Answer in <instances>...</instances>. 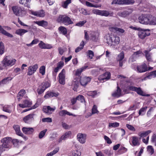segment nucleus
Returning a JSON list of instances; mask_svg holds the SVG:
<instances>
[{
    "mask_svg": "<svg viewBox=\"0 0 156 156\" xmlns=\"http://www.w3.org/2000/svg\"><path fill=\"white\" fill-rule=\"evenodd\" d=\"M106 41L109 45L112 46V37H110V36L108 37Z\"/></svg>",
    "mask_w": 156,
    "mask_h": 156,
    "instance_id": "13d9d810",
    "label": "nucleus"
},
{
    "mask_svg": "<svg viewBox=\"0 0 156 156\" xmlns=\"http://www.w3.org/2000/svg\"><path fill=\"white\" fill-rule=\"evenodd\" d=\"M45 67L44 66H41L40 68L39 72L42 75H44L45 74Z\"/></svg>",
    "mask_w": 156,
    "mask_h": 156,
    "instance_id": "4d7b16f0",
    "label": "nucleus"
},
{
    "mask_svg": "<svg viewBox=\"0 0 156 156\" xmlns=\"http://www.w3.org/2000/svg\"><path fill=\"white\" fill-rule=\"evenodd\" d=\"M58 95L59 94L58 93L48 91L45 95L44 97L45 98H48L53 97H57Z\"/></svg>",
    "mask_w": 156,
    "mask_h": 156,
    "instance_id": "6ab92c4d",
    "label": "nucleus"
},
{
    "mask_svg": "<svg viewBox=\"0 0 156 156\" xmlns=\"http://www.w3.org/2000/svg\"><path fill=\"white\" fill-rule=\"evenodd\" d=\"M31 0H20L19 1L20 4L24 5L25 6L29 7L30 3Z\"/></svg>",
    "mask_w": 156,
    "mask_h": 156,
    "instance_id": "c85d7f7f",
    "label": "nucleus"
},
{
    "mask_svg": "<svg viewBox=\"0 0 156 156\" xmlns=\"http://www.w3.org/2000/svg\"><path fill=\"white\" fill-rule=\"evenodd\" d=\"M34 114H30L23 118V121L26 123H30L34 121Z\"/></svg>",
    "mask_w": 156,
    "mask_h": 156,
    "instance_id": "ddd939ff",
    "label": "nucleus"
},
{
    "mask_svg": "<svg viewBox=\"0 0 156 156\" xmlns=\"http://www.w3.org/2000/svg\"><path fill=\"white\" fill-rule=\"evenodd\" d=\"M129 12L128 11H125L122 12L121 13L120 16L122 17H125L129 15Z\"/></svg>",
    "mask_w": 156,
    "mask_h": 156,
    "instance_id": "69168bd1",
    "label": "nucleus"
},
{
    "mask_svg": "<svg viewBox=\"0 0 156 156\" xmlns=\"http://www.w3.org/2000/svg\"><path fill=\"white\" fill-rule=\"evenodd\" d=\"M156 70L154 71L151 72L150 74L146 77L144 78V80H145V78H148L150 79L152 78H154L156 76Z\"/></svg>",
    "mask_w": 156,
    "mask_h": 156,
    "instance_id": "f704fd0d",
    "label": "nucleus"
},
{
    "mask_svg": "<svg viewBox=\"0 0 156 156\" xmlns=\"http://www.w3.org/2000/svg\"><path fill=\"white\" fill-rule=\"evenodd\" d=\"M58 29L63 34L65 35L66 34L67 32V29L64 27L60 26L58 28Z\"/></svg>",
    "mask_w": 156,
    "mask_h": 156,
    "instance_id": "e433bc0d",
    "label": "nucleus"
},
{
    "mask_svg": "<svg viewBox=\"0 0 156 156\" xmlns=\"http://www.w3.org/2000/svg\"><path fill=\"white\" fill-rule=\"evenodd\" d=\"M72 0H66L62 3V6L65 9L67 8L68 5L71 3Z\"/></svg>",
    "mask_w": 156,
    "mask_h": 156,
    "instance_id": "c9c22d12",
    "label": "nucleus"
},
{
    "mask_svg": "<svg viewBox=\"0 0 156 156\" xmlns=\"http://www.w3.org/2000/svg\"><path fill=\"white\" fill-rule=\"evenodd\" d=\"M152 17V16L149 14H142L138 18L139 22L142 24H149L150 20Z\"/></svg>",
    "mask_w": 156,
    "mask_h": 156,
    "instance_id": "f03ea898",
    "label": "nucleus"
},
{
    "mask_svg": "<svg viewBox=\"0 0 156 156\" xmlns=\"http://www.w3.org/2000/svg\"><path fill=\"white\" fill-rule=\"evenodd\" d=\"M78 140L81 144H84L86 142V135L85 134L79 133L77 135Z\"/></svg>",
    "mask_w": 156,
    "mask_h": 156,
    "instance_id": "f8f14e48",
    "label": "nucleus"
},
{
    "mask_svg": "<svg viewBox=\"0 0 156 156\" xmlns=\"http://www.w3.org/2000/svg\"><path fill=\"white\" fill-rule=\"evenodd\" d=\"M32 14L34 15L39 17H43L45 15L44 11L42 10L37 11L34 12H32Z\"/></svg>",
    "mask_w": 156,
    "mask_h": 156,
    "instance_id": "b1692460",
    "label": "nucleus"
},
{
    "mask_svg": "<svg viewBox=\"0 0 156 156\" xmlns=\"http://www.w3.org/2000/svg\"><path fill=\"white\" fill-rule=\"evenodd\" d=\"M55 107L51 108L50 106H44L43 108V111L44 112L48 114H51L53 112L55 109Z\"/></svg>",
    "mask_w": 156,
    "mask_h": 156,
    "instance_id": "9b49d317",
    "label": "nucleus"
},
{
    "mask_svg": "<svg viewBox=\"0 0 156 156\" xmlns=\"http://www.w3.org/2000/svg\"><path fill=\"white\" fill-rule=\"evenodd\" d=\"M57 21L58 23H62L65 25L73 23L70 17L66 15H59L57 20Z\"/></svg>",
    "mask_w": 156,
    "mask_h": 156,
    "instance_id": "f257e3e1",
    "label": "nucleus"
},
{
    "mask_svg": "<svg viewBox=\"0 0 156 156\" xmlns=\"http://www.w3.org/2000/svg\"><path fill=\"white\" fill-rule=\"evenodd\" d=\"M87 94L88 96L94 98L97 95V93L96 91L95 90L88 91L87 92Z\"/></svg>",
    "mask_w": 156,
    "mask_h": 156,
    "instance_id": "37998d69",
    "label": "nucleus"
},
{
    "mask_svg": "<svg viewBox=\"0 0 156 156\" xmlns=\"http://www.w3.org/2000/svg\"><path fill=\"white\" fill-rule=\"evenodd\" d=\"M149 29H144L139 32L138 36L139 37L142 39H143L146 37L148 36L150 34Z\"/></svg>",
    "mask_w": 156,
    "mask_h": 156,
    "instance_id": "6e6552de",
    "label": "nucleus"
},
{
    "mask_svg": "<svg viewBox=\"0 0 156 156\" xmlns=\"http://www.w3.org/2000/svg\"><path fill=\"white\" fill-rule=\"evenodd\" d=\"M59 150V147H57L55 148L52 151L46 154V156H52L57 153Z\"/></svg>",
    "mask_w": 156,
    "mask_h": 156,
    "instance_id": "2f4dec72",
    "label": "nucleus"
},
{
    "mask_svg": "<svg viewBox=\"0 0 156 156\" xmlns=\"http://www.w3.org/2000/svg\"><path fill=\"white\" fill-rule=\"evenodd\" d=\"M80 12L85 15H89L90 14L89 12L87 11V10L84 9L82 8L79 10Z\"/></svg>",
    "mask_w": 156,
    "mask_h": 156,
    "instance_id": "de8ad7c7",
    "label": "nucleus"
},
{
    "mask_svg": "<svg viewBox=\"0 0 156 156\" xmlns=\"http://www.w3.org/2000/svg\"><path fill=\"white\" fill-rule=\"evenodd\" d=\"M127 88L130 90L136 92L138 94L142 96H149L148 94H145L144 92L141 90V88L140 87H137L134 86H128Z\"/></svg>",
    "mask_w": 156,
    "mask_h": 156,
    "instance_id": "7ed1b4c3",
    "label": "nucleus"
},
{
    "mask_svg": "<svg viewBox=\"0 0 156 156\" xmlns=\"http://www.w3.org/2000/svg\"><path fill=\"white\" fill-rule=\"evenodd\" d=\"M149 24L154 25L156 24V17L152 16V18L150 20Z\"/></svg>",
    "mask_w": 156,
    "mask_h": 156,
    "instance_id": "c03bdc74",
    "label": "nucleus"
},
{
    "mask_svg": "<svg viewBox=\"0 0 156 156\" xmlns=\"http://www.w3.org/2000/svg\"><path fill=\"white\" fill-rule=\"evenodd\" d=\"M109 14V12L106 10H101L100 15L107 16Z\"/></svg>",
    "mask_w": 156,
    "mask_h": 156,
    "instance_id": "49530a36",
    "label": "nucleus"
},
{
    "mask_svg": "<svg viewBox=\"0 0 156 156\" xmlns=\"http://www.w3.org/2000/svg\"><path fill=\"white\" fill-rule=\"evenodd\" d=\"M88 55L90 59H92L94 56L93 52L91 50H89L88 51Z\"/></svg>",
    "mask_w": 156,
    "mask_h": 156,
    "instance_id": "0e129e2a",
    "label": "nucleus"
},
{
    "mask_svg": "<svg viewBox=\"0 0 156 156\" xmlns=\"http://www.w3.org/2000/svg\"><path fill=\"white\" fill-rule=\"evenodd\" d=\"M0 33L10 37H13L12 35L6 32L2 26L0 25Z\"/></svg>",
    "mask_w": 156,
    "mask_h": 156,
    "instance_id": "393cba45",
    "label": "nucleus"
},
{
    "mask_svg": "<svg viewBox=\"0 0 156 156\" xmlns=\"http://www.w3.org/2000/svg\"><path fill=\"white\" fill-rule=\"evenodd\" d=\"M4 45L3 43L2 42H0V54H2L4 51Z\"/></svg>",
    "mask_w": 156,
    "mask_h": 156,
    "instance_id": "a18cd8bd",
    "label": "nucleus"
},
{
    "mask_svg": "<svg viewBox=\"0 0 156 156\" xmlns=\"http://www.w3.org/2000/svg\"><path fill=\"white\" fill-rule=\"evenodd\" d=\"M151 131L150 130H147L146 132L140 133L139 135V136L140 137H145L151 133Z\"/></svg>",
    "mask_w": 156,
    "mask_h": 156,
    "instance_id": "79ce46f5",
    "label": "nucleus"
},
{
    "mask_svg": "<svg viewBox=\"0 0 156 156\" xmlns=\"http://www.w3.org/2000/svg\"><path fill=\"white\" fill-rule=\"evenodd\" d=\"M14 13L17 16H20L23 11V8L18 6H13L12 7Z\"/></svg>",
    "mask_w": 156,
    "mask_h": 156,
    "instance_id": "1a4fd4ad",
    "label": "nucleus"
},
{
    "mask_svg": "<svg viewBox=\"0 0 156 156\" xmlns=\"http://www.w3.org/2000/svg\"><path fill=\"white\" fill-rule=\"evenodd\" d=\"M36 23L40 26L45 27L47 26L48 23L46 21L42 20L40 21H37Z\"/></svg>",
    "mask_w": 156,
    "mask_h": 156,
    "instance_id": "473e14b6",
    "label": "nucleus"
},
{
    "mask_svg": "<svg viewBox=\"0 0 156 156\" xmlns=\"http://www.w3.org/2000/svg\"><path fill=\"white\" fill-rule=\"evenodd\" d=\"M13 127L15 130L17 135L24 137V135L21 133L20 126L18 125H14Z\"/></svg>",
    "mask_w": 156,
    "mask_h": 156,
    "instance_id": "a211bd4d",
    "label": "nucleus"
},
{
    "mask_svg": "<svg viewBox=\"0 0 156 156\" xmlns=\"http://www.w3.org/2000/svg\"><path fill=\"white\" fill-rule=\"evenodd\" d=\"M124 57V52L122 51L121 52L118 56L117 60L118 61H121L122 60Z\"/></svg>",
    "mask_w": 156,
    "mask_h": 156,
    "instance_id": "8fccbe9b",
    "label": "nucleus"
},
{
    "mask_svg": "<svg viewBox=\"0 0 156 156\" xmlns=\"http://www.w3.org/2000/svg\"><path fill=\"white\" fill-rule=\"evenodd\" d=\"M109 30L113 32H117L118 33L123 34L125 32V30L116 27H112L109 28Z\"/></svg>",
    "mask_w": 156,
    "mask_h": 156,
    "instance_id": "4be33fe9",
    "label": "nucleus"
},
{
    "mask_svg": "<svg viewBox=\"0 0 156 156\" xmlns=\"http://www.w3.org/2000/svg\"><path fill=\"white\" fill-rule=\"evenodd\" d=\"M40 48L43 49H50L52 48L50 44H47L44 43L42 41H41L38 44Z\"/></svg>",
    "mask_w": 156,
    "mask_h": 156,
    "instance_id": "dca6fc26",
    "label": "nucleus"
},
{
    "mask_svg": "<svg viewBox=\"0 0 156 156\" xmlns=\"http://www.w3.org/2000/svg\"><path fill=\"white\" fill-rule=\"evenodd\" d=\"M84 45V42L82 41L80 44L79 47L76 48L75 50V52L76 53L78 52L83 49Z\"/></svg>",
    "mask_w": 156,
    "mask_h": 156,
    "instance_id": "4c0bfd02",
    "label": "nucleus"
},
{
    "mask_svg": "<svg viewBox=\"0 0 156 156\" xmlns=\"http://www.w3.org/2000/svg\"><path fill=\"white\" fill-rule=\"evenodd\" d=\"M90 78L89 77H84L81 78L80 80V82L82 86H85L87 83L90 82Z\"/></svg>",
    "mask_w": 156,
    "mask_h": 156,
    "instance_id": "2eb2a0df",
    "label": "nucleus"
},
{
    "mask_svg": "<svg viewBox=\"0 0 156 156\" xmlns=\"http://www.w3.org/2000/svg\"><path fill=\"white\" fill-rule=\"evenodd\" d=\"M121 4H132L134 3V2L133 1L131 0H120Z\"/></svg>",
    "mask_w": 156,
    "mask_h": 156,
    "instance_id": "58836bf2",
    "label": "nucleus"
},
{
    "mask_svg": "<svg viewBox=\"0 0 156 156\" xmlns=\"http://www.w3.org/2000/svg\"><path fill=\"white\" fill-rule=\"evenodd\" d=\"M126 127L128 129L130 130L135 131V129L134 127L132 125H129V124H126Z\"/></svg>",
    "mask_w": 156,
    "mask_h": 156,
    "instance_id": "338daca9",
    "label": "nucleus"
},
{
    "mask_svg": "<svg viewBox=\"0 0 156 156\" xmlns=\"http://www.w3.org/2000/svg\"><path fill=\"white\" fill-rule=\"evenodd\" d=\"M38 68V65L35 64L34 65L29 67L27 72V75L30 76L35 73Z\"/></svg>",
    "mask_w": 156,
    "mask_h": 156,
    "instance_id": "0eeeda50",
    "label": "nucleus"
},
{
    "mask_svg": "<svg viewBox=\"0 0 156 156\" xmlns=\"http://www.w3.org/2000/svg\"><path fill=\"white\" fill-rule=\"evenodd\" d=\"M121 96V90L118 86L117 90L112 94V96L114 97L119 98Z\"/></svg>",
    "mask_w": 156,
    "mask_h": 156,
    "instance_id": "5701e85b",
    "label": "nucleus"
},
{
    "mask_svg": "<svg viewBox=\"0 0 156 156\" xmlns=\"http://www.w3.org/2000/svg\"><path fill=\"white\" fill-rule=\"evenodd\" d=\"M42 121L43 122H52L51 118L49 117L43 118L42 119Z\"/></svg>",
    "mask_w": 156,
    "mask_h": 156,
    "instance_id": "680f3d73",
    "label": "nucleus"
},
{
    "mask_svg": "<svg viewBox=\"0 0 156 156\" xmlns=\"http://www.w3.org/2000/svg\"><path fill=\"white\" fill-rule=\"evenodd\" d=\"M144 53H145L146 57L147 60L148 61H151V58L150 54L147 51H145Z\"/></svg>",
    "mask_w": 156,
    "mask_h": 156,
    "instance_id": "052dcab7",
    "label": "nucleus"
},
{
    "mask_svg": "<svg viewBox=\"0 0 156 156\" xmlns=\"http://www.w3.org/2000/svg\"><path fill=\"white\" fill-rule=\"evenodd\" d=\"M147 149L148 152L151 155L154 152V150L151 146H148Z\"/></svg>",
    "mask_w": 156,
    "mask_h": 156,
    "instance_id": "a19ab883",
    "label": "nucleus"
},
{
    "mask_svg": "<svg viewBox=\"0 0 156 156\" xmlns=\"http://www.w3.org/2000/svg\"><path fill=\"white\" fill-rule=\"evenodd\" d=\"M22 130L23 133L27 134H31L34 131V129L32 127H23L22 129Z\"/></svg>",
    "mask_w": 156,
    "mask_h": 156,
    "instance_id": "f3484780",
    "label": "nucleus"
},
{
    "mask_svg": "<svg viewBox=\"0 0 156 156\" xmlns=\"http://www.w3.org/2000/svg\"><path fill=\"white\" fill-rule=\"evenodd\" d=\"M71 134V132L70 131H68L66 132L64 134L62 135L63 139H66L67 138L69 137Z\"/></svg>",
    "mask_w": 156,
    "mask_h": 156,
    "instance_id": "6e6d98bb",
    "label": "nucleus"
},
{
    "mask_svg": "<svg viewBox=\"0 0 156 156\" xmlns=\"http://www.w3.org/2000/svg\"><path fill=\"white\" fill-rule=\"evenodd\" d=\"M1 142L4 147L8 148L9 147V144L11 142V138L9 137H6L2 139Z\"/></svg>",
    "mask_w": 156,
    "mask_h": 156,
    "instance_id": "9d476101",
    "label": "nucleus"
},
{
    "mask_svg": "<svg viewBox=\"0 0 156 156\" xmlns=\"http://www.w3.org/2000/svg\"><path fill=\"white\" fill-rule=\"evenodd\" d=\"M112 43L117 44L119 43L120 38L117 36H113L112 37Z\"/></svg>",
    "mask_w": 156,
    "mask_h": 156,
    "instance_id": "72a5a7b5",
    "label": "nucleus"
},
{
    "mask_svg": "<svg viewBox=\"0 0 156 156\" xmlns=\"http://www.w3.org/2000/svg\"><path fill=\"white\" fill-rule=\"evenodd\" d=\"M76 99L81 102L83 103L85 102L84 97L82 95H80L76 97Z\"/></svg>",
    "mask_w": 156,
    "mask_h": 156,
    "instance_id": "603ef678",
    "label": "nucleus"
},
{
    "mask_svg": "<svg viewBox=\"0 0 156 156\" xmlns=\"http://www.w3.org/2000/svg\"><path fill=\"white\" fill-rule=\"evenodd\" d=\"M152 69L153 68L150 67L148 69L147 65L145 63H144L137 67V71L140 73L144 72L147 70Z\"/></svg>",
    "mask_w": 156,
    "mask_h": 156,
    "instance_id": "423d86ee",
    "label": "nucleus"
},
{
    "mask_svg": "<svg viewBox=\"0 0 156 156\" xmlns=\"http://www.w3.org/2000/svg\"><path fill=\"white\" fill-rule=\"evenodd\" d=\"M111 74L109 72H106L99 78L100 80H108L110 78Z\"/></svg>",
    "mask_w": 156,
    "mask_h": 156,
    "instance_id": "412c9836",
    "label": "nucleus"
},
{
    "mask_svg": "<svg viewBox=\"0 0 156 156\" xmlns=\"http://www.w3.org/2000/svg\"><path fill=\"white\" fill-rule=\"evenodd\" d=\"M31 104V101H30V100H26L23 101L22 104H20L18 105L20 107L24 108L30 107Z\"/></svg>",
    "mask_w": 156,
    "mask_h": 156,
    "instance_id": "4468645a",
    "label": "nucleus"
},
{
    "mask_svg": "<svg viewBox=\"0 0 156 156\" xmlns=\"http://www.w3.org/2000/svg\"><path fill=\"white\" fill-rule=\"evenodd\" d=\"M9 57L6 56L3 60L4 65L5 66H12L15 64L16 60L15 59H8Z\"/></svg>",
    "mask_w": 156,
    "mask_h": 156,
    "instance_id": "20e7f679",
    "label": "nucleus"
},
{
    "mask_svg": "<svg viewBox=\"0 0 156 156\" xmlns=\"http://www.w3.org/2000/svg\"><path fill=\"white\" fill-rule=\"evenodd\" d=\"M42 87H44L45 90L46 88H48L50 86V84L48 82L43 83L41 84Z\"/></svg>",
    "mask_w": 156,
    "mask_h": 156,
    "instance_id": "5fc2aeb1",
    "label": "nucleus"
},
{
    "mask_svg": "<svg viewBox=\"0 0 156 156\" xmlns=\"http://www.w3.org/2000/svg\"><path fill=\"white\" fill-rule=\"evenodd\" d=\"M147 108V107H144L141 108L139 111V115H144L145 114V112Z\"/></svg>",
    "mask_w": 156,
    "mask_h": 156,
    "instance_id": "ea45409f",
    "label": "nucleus"
},
{
    "mask_svg": "<svg viewBox=\"0 0 156 156\" xmlns=\"http://www.w3.org/2000/svg\"><path fill=\"white\" fill-rule=\"evenodd\" d=\"M47 130V129H46L41 131L39 134V138L40 139L42 138L45 135Z\"/></svg>",
    "mask_w": 156,
    "mask_h": 156,
    "instance_id": "09e8293b",
    "label": "nucleus"
},
{
    "mask_svg": "<svg viewBox=\"0 0 156 156\" xmlns=\"http://www.w3.org/2000/svg\"><path fill=\"white\" fill-rule=\"evenodd\" d=\"M12 79V78L11 77H8L4 78L1 81H0V86H2L4 84H6Z\"/></svg>",
    "mask_w": 156,
    "mask_h": 156,
    "instance_id": "bb28decb",
    "label": "nucleus"
},
{
    "mask_svg": "<svg viewBox=\"0 0 156 156\" xmlns=\"http://www.w3.org/2000/svg\"><path fill=\"white\" fill-rule=\"evenodd\" d=\"M80 152L78 151H76L73 152L71 156H80Z\"/></svg>",
    "mask_w": 156,
    "mask_h": 156,
    "instance_id": "e2e57ef3",
    "label": "nucleus"
},
{
    "mask_svg": "<svg viewBox=\"0 0 156 156\" xmlns=\"http://www.w3.org/2000/svg\"><path fill=\"white\" fill-rule=\"evenodd\" d=\"M10 107L9 106H4L3 107V111L9 113H10L11 112V111L9 109Z\"/></svg>",
    "mask_w": 156,
    "mask_h": 156,
    "instance_id": "3c124183",
    "label": "nucleus"
},
{
    "mask_svg": "<svg viewBox=\"0 0 156 156\" xmlns=\"http://www.w3.org/2000/svg\"><path fill=\"white\" fill-rule=\"evenodd\" d=\"M28 31L26 30L22 29H20L16 30V34L20 36H22L24 34L27 32Z\"/></svg>",
    "mask_w": 156,
    "mask_h": 156,
    "instance_id": "cd10ccee",
    "label": "nucleus"
},
{
    "mask_svg": "<svg viewBox=\"0 0 156 156\" xmlns=\"http://www.w3.org/2000/svg\"><path fill=\"white\" fill-rule=\"evenodd\" d=\"M98 34L95 32H92L90 36L91 39L94 41H97L98 40Z\"/></svg>",
    "mask_w": 156,
    "mask_h": 156,
    "instance_id": "7c9ffc66",
    "label": "nucleus"
},
{
    "mask_svg": "<svg viewBox=\"0 0 156 156\" xmlns=\"http://www.w3.org/2000/svg\"><path fill=\"white\" fill-rule=\"evenodd\" d=\"M104 139L106 141V142L108 144H111L112 143V141L107 136L105 135L104 136Z\"/></svg>",
    "mask_w": 156,
    "mask_h": 156,
    "instance_id": "774afa93",
    "label": "nucleus"
},
{
    "mask_svg": "<svg viewBox=\"0 0 156 156\" xmlns=\"http://www.w3.org/2000/svg\"><path fill=\"white\" fill-rule=\"evenodd\" d=\"M132 145L134 146H138L140 145L138 137L136 136H133L132 137Z\"/></svg>",
    "mask_w": 156,
    "mask_h": 156,
    "instance_id": "a878e982",
    "label": "nucleus"
},
{
    "mask_svg": "<svg viewBox=\"0 0 156 156\" xmlns=\"http://www.w3.org/2000/svg\"><path fill=\"white\" fill-rule=\"evenodd\" d=\"M98 112L99 111L97 110V106L95 105H94L92 108V114H93L98 113Z\"/></svg>",
    "mask_w": 156,
    "mask_h": 156,
    "instance_id": "bf43d9fd",
    "label": "nucleus"
},
{
    "mask_svg": "<svg viewBox=\"0 0 156 156\" xmlns=\"http://www.w3.org/2000/svg\"><path fill=\"white\" fill-rule=\"evenodd\" d=\"M65 70L63 69L58 75V82L62 85H64L65 83Z\"/></svg>",
    "mask_w": 156,
    "mask_h": 156,
    "instance_id": "39448f33",
    "label": "nucleus"
},
{
    "mask_svg": "<svg viewBox=\"0 0 156 156\" xmlns=\"http://www.w3.org/2000/svg\"><path fill=\"white\" fill-rule=\"evenodd\" d=\"M58 114L59 115L61 116H65L66 115L69 116H73L74 117L76 116V115H74L65 110H62L60 111L59 112Z\"/></svg>",
    "mask_w": 156,
    "mask_h": 156,
    "instance_id": "aec40b11",
    "label": "nucleus"
},
{
    "mask_svg": "<svg viewBox=\"0 0 156 156\" xmlns=\"http://www.w3.org/2000/svg\"><path fill=\"white\" fill-rule=\"evenodd\" d=\"M26 93L24 90H21L18 93L17 95V99L19 101L21 99Z\"/></svg>",
    "mask_w": 156,
    "mask_h": 156,
    "instance_id": "c756f323",
    "label": "nucleus"
},
{
    "mask_svg": "<svg viewBox=\"0 0 156 156\" xmlns=\"http://www.w3.org/2000/svg\"><path fill=\"white\" fill-rule=\"evenodd\" d=\"M119 126V123L117 122L113 123H110L109 124V126L112 127H116Z\"/></svg>",
    "mask_w": 156,
    "mask_h": 156,
    "instance_id": "864d4df0",
    "label": "nucleus"
}]
</instances>
